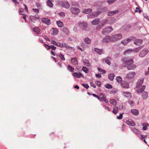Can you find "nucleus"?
Masks as SVG:
<instances>
[{
    "mask_svg": "<svg viewBox=\"0 0 149 149\" xmlns=\"http://www.w3.org/2000/svg\"><path fill=\"white\" fill-rule=\"evenodd\" d=\"M67 67L68 70L69 71L71 72H73L74 71V68L70 65H68Z\"/></svg>",
    "mask_w": 149,
    "mask_h": 149,
    "instance_id": "obj_29",
    "label": "nucleus"
},
{
    "mask_svg": "<svg viewBox=\"0 0 149 149\" xmlns=\"http://www.w3.org/2000/svg\"><path fill=\"white\" fill-rule=\"evenodd\" d=\"M82 86L87 89L89 87L88 85L87 84H82Z\"/></svg>",
    "mask_w": 149,
    "mask_h": 149,
    "instance_id": "obj_49",
    "label": "nucleus"
},
{
    "mask_svg": "<svg viewBox=\"0 0 149 149\" xmlns=\"http://www.w3.org/2000/svg\"><path fill=\"white\" fill-rule=\"evenodd\" d=\"M71 12L74 14H77L80 12L79 9L76 8H72L70 10Z\"/></svg>",
    "mask_w": 149,
    "mask_h": 149,
    "instance_id": "obj_10",
    "label": "nucleus"
},
{
    "mask_svg": "<svg viewBox=\"0 0 149 149\" xmlns=\"http://www.w3.org/2000/svg\"><path fill=\"white\" fill-rule=\"evenodd\" d=\"M33 11L36 13H37L39 12V10L38 9H33Z\"/></svg>",
    "mask_w": 149,
    "mask_h": 149,
    "instance_id": "obj_61",
    "label": "nucleus"
},
{
    "mask_svg": "<svg viewBox=\"0 0 149 149\" xmlns=\"http://www.w3.org/2000/svg\"><path fill=\"white\" fill-rule=\"evenodd\" d=\"M118 107L116 106H115L113 107V110L112 111L113 113L114 114H116L118 113Z\"/></svg>",
    "mask_w": 149,
    "mask_h": 149,
    "instance_id": "obj_34",
    "label": "nucleus"
},
{
    "mask_svg": "<svg viewBox=\"0 0 149 149\" xmlns=\"http://www.w3.org/2000/svg\"><path fill=\"white\" fill-rule=\"evenodd\" d=\"M134 63L133 59L126 60L125 59L122 65L123 66L126 67L129 70H134L136 68V66L133 64Z\"/></svg>",
    "mask_w": 149,
    "mask_h": 149,
    "instance_id": "obj_1",
    "label": "nucleus"
},
{
    "mask_svg": "<svg viewBox=\"0 0 149 149\" xmlns=\"http://www.w3.org/2000/svg\"><path fill=\"white\" fill-rule=\"evenodd\" d=\"M136 88H137L136 92L138 93H139L143 92L145 89L146 86L145 85L136 86Z\"/></svg>",
    "mask_w": 149,
    "mask_h": 149,
    "instance_id": "obj_4",
    "label": "nucleus"
},
{
    "mask_svg": "<svg viewBox=\"0 0 149 149\" xmlns=\"http://www.w3.org/2000/svg\"><path fill=\"white\" fill-rule=\"evenodd\" d=\"M44 47L47 50H48L50 49V46H49L47 44H44L43 45Z\"/></svg>",
    "mask_w": 149,
    "mask_h": 149,
    "instance_id": "obj_53",
    "label": "nucleus"
},
{
    "mask_svg": "<svg viewBox=\"0 0 149 149\" xmlns=\"http://www.w3.org/2000/svg\"><path fill=\"white\" fill-rule=\"evenodd\" d=\"M95 51L97 53H98L99 54H104V51L102 49H99L98 48H95Z\"/></svg>",
    "mask_w": 149,
    "mask_h": 149,
    "instance_id": "obj_22",
    "label": "nucleus"
},
{
    "mask_svg": "<svg viewBox=\"0 0 149 149\" xmlns=\"http://www.w3.org/2000/svg\"><path fill=\"white\" fill-rule=\"evenodd\" d=\"M102 100H103L105 103H108V101L107 100L106 97H102Z\"/></svg>",
    "mask_w": 149,
    "mask_h": 149,
    "instance_id": "obj_52",
    "label": "nucleus"
},
{
    "mask_svg": "<svg viewBox=\"0 0 149 149\" xmlns=\"http://www.w3.org/2000/svg\"><path fill=\"white\" fill-rule=\"evenodd\" d=\"M109 102L111 104L114 105L116 104V101L113 99L110 100Z\"/></svg>",
    "mask_w": 149,
    "mask_h": 149,
    "instance_id": "obj_44",
    "label": "nucleus"
},
{
    "mask_svg": "<svg viewBox=\"0 0 149 149\" xmlns=\"http://www.w3.org/2000/svg\"><path fill=\"white\" fill-rule=\"evenodd\" d=\"M116 80L118 83H121L122 81V79L120 77L118 76L116 77Z\"/></svg>",
    "mask_w": 149,
    "mask_h": 149,
    "instance_id": "obj_36",
    "label": "nucleus"
},
{
    "mask_svg": "<svg viewBox=\"0 0 149 149\" xmlns=\"http://www.w3.org/2000/svg\"><path fill=\"white\" fill-rule=\"evenodd\" d=\"M85 42L87 44H90L91 43V40L88 38H86L84 39Z\"/></svg>",
    "mask_w": 149,
    "mask_h": 149,
    "instance_id": "obj_43",
    "label": "nucleus"
},
{
    "mask_svg": "<svg viewBox=\"0 0 149 149\" xmlns=\"http://www.w3.org/2000/svg\"><path fill=\"white\" fill-rule=\"evenodd\" d=\"M133 51V50L132 49H128L126 50H125L124 53V54L125 55H126L127 54H129Z\"/></svg>",
    "mask_w": 149,
    "mask_h": 149,
    "instance_id": "obj_38",
    "label": "nucleus"
},
{
    "mask_svg": "<svg viewBox=\"0 0 149 149\" xmlns=\"http://www.w3.org/2000/svg\"><path fill=\"white\" fill-rule=\"evenodd\" d=\"M56 46L61 48L64 47L67 48L68 47L66 44L65 43L62 44L59 42H57Z\"/></svg>",
    "mask_w": 149,
    "mask_h": 149,
    "instance_id": "obj_11",
    "label": "nucleus"
},
{
    "mask_svg": "<svg viewBox=\"0 0 149 149\" xmlns=\"http://www.w3.org/2000/svg\"><path fill=\"white\" fill-rule=\"evenodd\" d=\"M141 137L142 138H144L147 137L146 135H141Z\"/></svg>",
    "mask_w": 149,
    "mask_h": 149,
    "instance_id": "obj_64",
    "label": "nucleus"
},
{
    "mask_svg": "<svg viewBox=\"0 0 149 149\" xmlns=\"http://www.w3.org/2000/svg\"><path fill=\"white\" fill-rule=\"evenodd\" d=\"M103 61H105V62L107 63V64H108L109 65H110L111 64V62L109 61L108 59H107L106 58L104 59H103Z\"/></svg>",
    "mask_w": 149,
    "mask_h": 149,
    "instance_id": "obj_51",
    "label": "nucleus"
},
{
    "mask_svg": "<svg viewBox=\"0 0 149 149\" xmlns=\"http://www.w3.org/2000/svg\"><path fill=\"white\" fill-rule=\"evenodd\" d=\"M144 79L143 78H141V79L139 80L136 86H140L142 84L143 82Z\"/></svg>",
    "mask_w": 149,
    "mask_h": 149,
    "instance_id": "obj_35",
    "label": "nucleus"
},
{
    "mask_svg": "<svg viewBox=\"0 0 149 149\" xmlns=\"http://www.w3.org/2000/svg\"><path fill=\"white\" fill-rule=\"evenodd\" d=\"M142 49L141 47H139L134 49L133 51L135 53H137Z\"/></svg>",
    "mask_w": 149,
    "mask_h": 149,
    "instance_id": "obj_42",
    "label": "nucleus"
},
{
    "mask_svg": "<svg viewBox=\"0 0 149 149\" xmlns=\"http://www.w3.org/2000/svg\"><path fill=\"white\" fill-rule=\"evenodd\" d=\"M19 13L20 15H24L26 16V15H25L24 13L23 9L22 8H20L19 10Z\"/></svg>",
    "mask_w": 149,
    "mask_h": 149,
    "instance_id": "obj_40",
    "label": "nucleus"
},
{
    "mask_svg": "<svg viewBox=\"0 0 149 149\" xmlns=\"http://www.w3.org/2000/svg\"><path fill=\"white\" fill-rule=\"evenodd\" d=\"M61 6L63 7L67 8H69L70 6L68 2L66 1H63L62 3Z\"/></svg>",
    "mask_w": 149,
    "mask_h": 149,
    "instance_id": "obj_13",
    "label": "nucleus"
},
{
    "mask_svg": "<svg viewBox=\"0 0 149 149\" xmlns=\"http://www.w3.org/2000/svg\"><path fill=\"white\" fill-rule=\"evenodd\" d=\"M83 63L85 65L89 67L90 66V63L88 60L84 59L83 61Z\"/></svg>",
    "mask_w": 149,
    "mask_h": 149,
    "instance_id": "obj_27",
    "label": "nucleus"
},
{
    "mask_svg": "<svg viewBox=\"0 0 149 149\" xmlns=\"http://www.w3.org/2000/svg\"><path fill=\"white\" fill-rule=\"evenodd\" d=\"M123 93L124 94V95L126 97L130 98L132 96L131 93L129 92H125L123 91Z\"/></svg>",
    "mask_w": 149,
    "mask_h": 149,
    "instance_id": "obj_25",
    "label": "nucleus"
},
{
    "mask_svg": "<svg viewBox=\"0 0 149 149\" xmlns=\"http://www.w3.org/2000/svg\"><path fill=\"white\" fill-rule=\"evenodd\" d=\"M105 87L108 89H110L112 88V86L109 84H107L105 85Z\"/></svg>",
    "mask_w": 149,
    "mask_h": 149,
    "instance_id": "obj_46",
    "label": "nucleus"
},
{
    "mask_svg": "<svg viewBox=\"0 0 149 149\" xmlns=\"http://www.w3.org/2000/svg\"><path fill=\"white\" fill-rule=\"evenodd\" d=\"M50 49L51 48L53 50H56V47L53 45H51L50 46Z\"/></svg>",
    "mask_w": 149,
    "mask_h": 149,
    "instance_id": "obj_59",
    "label": "nucleus"
},
{
    "mask_svg": "<svg viewBox=\"0 0 149 149\" xmlns=\"http://www.w3.org/2000/svg\"><path fill=\"white\" fill-rule=\"evenodd\" d=\"M142 125L143 126L142 128L144 130H146L147 126H148V125L147 123H142Z\"/></svg>",
    "mask_w": 149,
    "mask_h": 149,
    "instance_id": "obj_37",
    "label": "nucleus"
},
{
    "mask_svg": "<svg viewBox=\"0 0 149 149\" xmlns=\"http://www.w3.org/2000/svg\"><path fill=\"white\" fill-rule=\"evenodd\" d=\"M92 11V9L91 8H88L82 10V12L84 13L89 14Z\"/></svg>",
    "mask_w": 149,
    "mask_h": 149,
    "instance_id": "obj_21",
    "label": "nucleus"
},
{
    "mask_svg": "<svg viewBox=\"0 0 149 149\" xmlns=\"http://www.w3.org/2000/svg\"><path fill=\"white\" fill-rule=\"evenodd\" d=\"M123 113L122 114L120 113L119 116H117V118L118 119H121L122 118H123Z\"/></svg>",
    "mask_w": 149,
    "mask_h": 149,
    "instance_id": "obj_57",
    "label": "nucleus"
},
{
    "mask_svg": "<svg viewBox=\"0 0 149 149\" xmlns=\"http://www.w3.org/2000/svg\"><path fill=\"white\" fill-rule=\"evenodd\" d=\"M107 19H104L102 20L101 22V25H99L98 26H97V29H100L107 22Z\"/></svg>",
    "mask_w": 149,
    "mask_h": 149,
    "instance_id": "obj_12",
    "label": "nucleus"
},
{
    "mask_svg": "<svg viewBox=\"0 0 149 149\" xmlns=\"http://www.w3.org/2000/svg\"><path fill=\"white\" fill-rule=\"evenodd\" d=\"M71 62L74 65H77L78 64V61L77 59L76 58H72Z\"/></svg>",
    "mask_w": 149,
    "mask_h": 149,
    "instance_id": "obj_23",
    "label": "nucleus"
},
{
    "mask_svg": "<svg viewBox=\"0 0 149 149\" xmlns=\"http://www.w3.org/2000/svg\"><path fill=\"white\" fill-rule=\"evenodd\" d=\"M98 70L100 72L102 73L103 74H105L106 73V71L104 70H103L101 68H98Z\"/></svg>",
    "mask_w": 149,
    "mask_h": 149,
    "instance_id": "obj_47",
    "label": "nucleus"
},
{
    "mask_svg": "<svg viewBox=\"0 0 149 149\" xmlns=\"http://www.w3.org/2000/svg\"><path fill=\"white\" fill-rule=\"evenodd\" d=\"M138 11H139V13H141V11L140 10L139 8L138 7H137L136 8V10H135L134 12L136 13V12H138Z\"/></svg>",
    "mask_w": 149,
    "mask_h": 149,
    "instance_id": "obj_60",
    "label": "nucleus"
},
{
    "mask_svg": "<svg viewBox=\"0 0 149 149\" xmlns=\"http://www.w3.org/2000/svg\"><path fill=\"white\" fill-rule=\"evenodd\" d=\"M56 24L59 27H62L64 25L63 22L61 21H57Z\"/></svg>",
    "mask_w": 149,
    "mask_h": 149,
    "instance_id": "obj_26",
    "label": "nucleus"
},
{
    "mask_svg": "<svg viewBox=\"0 0 149 149\" xmlns=\"http://www.w3.org/2000/svg\"><path fill=\"white\" fill-rule=\"evenodd\" d=\"M134 72H131L127 74L126 76V78L128 80H130L133 79L135 75Z\"/></svg>",
    "mask_w": 149,
    "mask_h": 149,
    "instance_id": "obj_5",
    "label": "nucleus"
},
{
    "mask_svg": "<svg viewBox=\"0 0 149 149\" xmlns=\"http://www.w3.org/2000/svg\"><path fill=\"white\" fill-rule=\"evenodd\" d=\"M72 75L74 77H75L78 78H79L81 75V73L78 74L76 72H74L72 73Z\"/></svg>",
    "mask_w": 149,
    "mask_h": 149,
    "instance_id": "obj_32",
    "label": "nucleus"
},
{
    "mask_svg": "<svg viewBox=\"0 0 149 149\" xmlns=\"http://www.w3.org/2000/svg\"><path fill=\"white\" fill-rule=\"evenodd\" d=\"M119 11L118 10H116L113 11H110L108 12V15L109 16H111L117 13Z\"/></svg>",
    "mask_w": 149,
    "mask_h": 149,
    "instance_id": "obj_19",
    "label": "nucleus"
},
{
    "mask_svg": "<svg viewBox=\"0 0 149 149\" xmlns=\"http://www.w3.org/2000/svg\"><path fill=\"white\" fill-rule=\"evenodd\" d=\"M142 97L144 99H146L148 97V93L146 91L143 92L142 94Z\"/></svg>",
    "mask_w": 149,
    "mask_h": 149,
    "instance_id": "obj_20",
    "label": "nucleus"
},
{
    "mask_svg": "<svg viewBox=\"0 0 149 149\" xmlns=\"http://www.w3.org/2000/svg\"><path fill=\"white\" fill-rule=\"evenodd\" d=\"M52 29L53 30V34L54 35H56L58 34V29L56 28H53Z\"/></svg>",
    "mask_w": 149,
    "mask_h": 149,
    "instance_id": "obj_39",
    "label": "nucleus"
},
{
    "mask_svg": "<svg viewBox=\"0 0 149 149\" xmlns=\"http://www.w3.org/2000/svg\"><path fill=\"white\" fill-rule=\"evenodd\" d=\"M109 41H111V37H110L109 36H106L102 40L103 43H107Z\"/></svg>",
    "mask_w": 149,
    "mask_h": 149,
    "instance_id": "obj_8",
    "label": "nucleus"
},
{
    "mask_svg": "<svg viewBox=\"0 0 149 149\" xmlns=\"http://www.w3.org/2000/svg\"><path fill=\"white\" fill-rule=\"evenodd\" d=\"M131 112L133 114L135 115H138V111L136 109H133L131 110Z\"/></svg>",
    "mask_w": 149,
    "mask_h": 149,
    "instance_id": "obj_28",
    "label": "nucleus"
},
{
    "mask_svg": "<svg viewBox=\"0 0 149 149\" xmlns=\"http://www.w3.org/2000/svg\"><path fill=\"white\" fill-rule=\"evenodd\" d=\"M90 85L91 86L93 87H94L95 88H96V86L95 85V84L93 83V82L90 83Z\"/></svg>",
    "mask_w": 149,
    "mask_h": 149,
    "instance_id": "obj_58",
    "label": "nucleus"
},
{
    "mask_svg": "<svg viewBox=\"0 0 149 149\" xmlns=\"http://www.w3.org/2000/svg\"><path fill=\"white\" fill-rule=\"evenodd\" d=\"M126 123L127 124L131 126H135V123L131 119H129L126 121Z\"/></svg>",
    "mask_w": 149,
    "mask_h": 149,
    "instance_id": "obj_17",
    "label": "nucleus"
},
{
    "mask_svg": "<svg viewBox=\"0 0 149 149\" xmlns=\"http://www.w3.org/2000/svg\"><path fill=\"white\" fill-rule=\"evenodd\" d=\"M80 27L83 30H86L87 27V23L85 22H80L79 24Z\"/></svg>",
    "mask_w": 149,
    "mask_h": 149,
    "instance_id": "obj_9",
    "label": "nucleus"
},
{
    "mask_svg": "<svg viewBox=\"0 0 149 149\" xmlns=\"http://www.w3.org/2000/svg\"><path fill=\"white\" fill-rule=\"evenodd\" d=\"M133 132L137 134L139 133V131L135 128H134L132 129Z\"/></svg>",
    "mask_w": 149,
    "mask_h": 149,
    "instance_id": "obj_54",
    "label": "nucleus"
},
{
    "mask_svg": "<svg viewBox=\"0 0 149 149\" xmlns=\"http://www.w3.org/2000/svg\"><path fill=\"white\" fill-rule=\"evenodd\" d=\"M113 30V29L110 26L109 27H107L104 29L102 32V33L103 34H105L111 32Z\"/></svg>",
    "mask_w": 149,
    "mask_h": 149,
    "instance_id": "obj_6",
    "label": "nucleus"
},
{
    "mask_svg": "<svg viewBox=\"0 0 149 149\" xmlns=\"http://www.w3.org/2000/svg\"><path fill=\"white\" fill-rule=\"evenodd\" d=\"M121 86L123 88H127L129 87V84L128 83L124 81L122 83Z\"/></svg>",
    "mask_w": 149,
    "mask_h": 149,
    "instance_id": "obj_24",
    "label": "nucleus"
},
{
    "mask_svg": "<svg viewBox=\"0 0 149 149\" xmlns=\"http://www.w3.org/2000/svg\"><path fill=\"white\" fill-rule=\"evenodd\" d=\"M82 70L86 73H88V69L87 68L85 67H83L82 68Z\"/></svg>",
    "mask_w": 149,
    "mask_h": 149,
    "instance_id": "obj_45",
    "label": "nucleus"
},
{
    "mask_svg": "<svg viewBox=\"0 0 149 149\" xmlns=\"http://www.w3.org/2000/svg\"><path fill=\"white\" fill-rule=\"evenodd\" d=\"M57 43L54 40H52L51 41V43L54 45H57Z\"/></svg>",
    "mask_w": 149,
    "mask_h": 149,
    "instance_id": "obj_62",
    "label": "nucleus"
},
{
    "mask_svg": "<svg viewBox=\"0 0 149 149\" xmlns=\"http://www.w3.org/2000/svg\"><path fill=\"white\" fill-rule=\"evenodd\" d=\"M116 0H108L107 1V3L110 4H111L114 2Z\"/></svg>",
    "mask_w": 149,
    "mask_h": 149,
    "instance_id": "obj_50",
    "label": "nucleus"
},
{
    "mask_svg": "<svg viewBox=\"0 0 149 149\" xmlns=\"http://www.w3.org/2000/svg\"><path fill=\"white\" fill-rule=\"evenodd\" d=\"M95 76L97 77L101 78V75L100 74H96Z\"/></svg>",
    "mask_w": 149,
    "mask_h": 149,
    "instance_id": "obj_63",
    "label": "nucleus"
},
{
    "mask_svg": "<svg viewBox=\"0 0 149 149\" xmlns=\"http://www.w3.org/2000/svg\"><path fill=\"white\" fill-rule=\"evenodd\" d=\"M33 30L34 32L38 34L40 31V29L38 27H34L33 28Z\"/></svg>",
    "mask_w": 149,
    "mask_h": 149,
    "instance_id": "obj_30",
    "label": "nucleus"
},
{
    "mask_svg": "<svg viewBox=\"0 0 149 149\" xmlns=\"http://www.w3.org/2000/svg\"><path fill=\"white\" fill-rule=\"evenodd\" d=\"M57 56H59L60 58H61V60L62 61H65V58L64 57V56L63 55L61 54H57Z\"/></svg>",
    "mask_w": 149,
    "mask_h": 149,
    "instance_id": "obj_33",
    "label": "nucleus"
},
{
    "mask_svg": "<svg viewBox=\"0 0 149 149\" xmlns=\"http://www.w3.org/2000/svg\"><path fill=\"white\" fill-rule=\"evenodd\" d=\"M122 38V35L121 34H118L113 36L111 37V41L116 42L120 39Z\"/></svg>",
    "mask_w": 149,
    "mask_h": 149,
    "instance_id": "obj_2",
    "label": "nucleus"
},
{
    "mask_svg": "<svg viewBox=\"0 0 149 149\" xmlns=\"http://www.w3.org/2000/svg\"><path fill=\"white\" fill-rule=\"evenodd\" d=\"M41 19L43 23L48 25L50 24L51 23L50 19L47 18L43 17Z\"/></svg>",
    "mask_w": 149,
    "mask_h": 149,
    "instance_id": "obj_7",
    "label": "nucleus"
},
{
    "mask_svg": "<svg viewBox=\"0 0 149 149\" xmlns=\"http://www.w3.org/2000/svg\"><path fill=\"white\" fill-rule=\"evenodd\" d=\"M101 12H100L98 11L96 12H93L92 15L89 16L90 17H95L99 15L100 14Z\"/></svg>",
    "mask_w": 149,
    "mask_h": 149,
    "instance_id": "obj_16",
    "label": "nucleus"
},
{
    "mask_svg": "<svg viewBox=\"0 0 149 149\" xmlns=\"http://www.w3.org/2000/svg\"><path fill=\"white\" fill-rule=\"evenodd\" d=\"M142 40L138 39L135 40L134 43L135 45L139 46L142 44Z\"/></svg>",
    "mask_w": 149,
    "mask_h": 149,
    "instance_id": "obj_15",
    "label": "nucleus"
},
{
    "mask_svg": "<svg viewBox=\"0 0 149 149\" xmlns=\"http://www.w3.org/2000/svg\"><path fill=\"white\" fill-rule=\"evenodd\" d=\"M63 31L66 34L68 33L69 31L67 28L65 27L63 29Z\"/></svg>",
    "mask_w": 149,
    "mask_h": 149,
    "instance_id": "obj_48",
    "label": "nucleus"
},
{
    "mask_svg": "<svg viewBox=\"0 0 149 149\" xmlns=\"http://www.w3.org/2000/svg\"><path fill=\"white\" fill-rule=\"evenodd\" d=\"M95 84L98 86H100L101 85V83L100 81H95Z\"/></svg>",
    "mask_w": 149,
    "mask_h": 149,
    "instance_id": "obj_55",
    "label": "nucleus"
},
{
    "mask_svg": "<svg viewBox=\"0 0 149 149\" xmlns=\"http://www.w3.org/2000/svg\"><path fill=\"white\" fill-rule=\"evenodd\" d=\"M100 22V19L98 18H97L92 22V24L94 25H96L97 24Z\"/></svg>",
    "mask_w": 149,
    "mask_h": 149,
    "instance_id": "obj_18",
    "label": "nucleus"
},
{
    "mask_svg": "<svg viewBox=\"0 0 149 149\" xmlns=\"http://www.w3.org/2000/svg\"><path fill=\"white\" fill-rule=\"evenodd\" d=\"M30 18L31 19V21L33 23H35L36 20V17L33 16H30Z\"/></svg>",
    "mask_w": 149,
    "mask_h": 149,
    "instance_id": "obj_41",
    "label": "nucleus"
},
{
    "mask_svg": "<svg viewBox=\"0 0 149 149\" xmlns=\"http://www.w3.org/2000/svg\"><path fill=\"white\" fill-rule=\"evenodd\" d=\"M149 50L146 49H144L140 52L139 54V56L143 57L146 56L148 53Z\"/></svg>",
    "mask_w": 149,
    "mask_h": 149,
    "instance_id": "obj_3",
    "label": "nucleus"
},
{
    "mask_svg": "<svg viewBox=\"0 0 149 149\" xmlns=\"http://www.w3.org/2000/svg\"><path fill=\"white\" fill-rule=\"evenodd\" d=\"M114 77L115 75L113 73L110 74L108 75L109 78L111 81L113 80Z\"/></svg>",
    "mask_w": 149,
    "mask_h": 149,
    "instance_id": "obj_31",
    "label": "nucleus"
},
{
    "mask_svg": "<svg viewBox=\"0 0 149 149\" xmlns=\"http://www.w3.org/2000/svg\"><path fill=\"white\" fill-rule=\"evenodd\" d=\"M59 15L62 17H64L65 16V14L64 13L61 12L59 13Z\"/></svg>",
    "mask_w": 149,
    "mask_h": 149,
    "instance_id": "obj_56",
    "label": "nucleus"
},
{
    "mask_svg": "<svg viewBox=\"0 0 149 149\" xmlns=\"http://www.w3.org/2000/svg\"><path fill=\"white\" fill-rule=\"evenodd\" d=\"M131 40L130 39L127 38L121 41V43L123 45H125L128 42H130Z\"/></svg>",
    "mask_w": 149,
    "mask_h": 149,
    "instance_id": "obj_14",
    "label": "nucleus"
}]
</instances>
